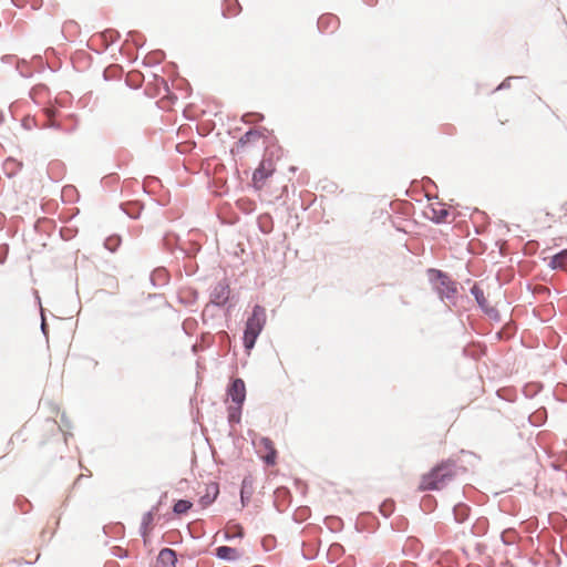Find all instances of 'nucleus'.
Instances as JSON below:
<instances>
[{"label":"nucleus","mask_w":567,"mask_h":567,"mask_svg":"<svg viewBox=\"0 0 567 567\" xmlns=\"http://www.w3.org/2000/svg\"><path fill=\"white\" fill-rule=\"evenodd\" d=\"M121 243V239L116 236L114 237H109L106 240H105V247L111 250V251H114L118 245Z\"/></svg>","instance_id":"obj_19"},{"label":"nucleus","mask_w":567,"mask_h":567,"mask_svg":"<svg viewBox=\"0 0 567 567\" xmlns=\"http://www.w3.org/2000/svg\"><path fill=\"white\" fill-rule=\"evenodd\" d=\"M219 493L218 484L212 483L206 486V494L200 497V504L205 507L212 504Z\"/></svg>","instance_id":"obj_11"},{"label":"nucleus","mask_w":567,"mask_h":567,"mask_svg":"<svg viewBox=\"0 0 567 567\" xmlns=\"http://www.w3.org/2000/svg\"><path fill=\"white\" fill-rule=\"evenodd\" d=\"M261 133L256 130H250L245 133L240 140L237 142L236 146L233 148V152L243 153L244 148L247 144L251 142L259 141L261 138Z\"/></svg>","instance_id":"obj_8"},{"label":"nucleus","mask_w":567,"mask_h":567,"mask_svg":"<svg viewBox=\"0 0 567 567\" xmlns=\"http://www.w3.org/2000/svg\"><path fill=\"white\" fill-rule=\"evenodd\" d=\"M259 453H261L262 460L268 465H275L277 462V450L275 449L274 442L268 437H262L259 441Z\"/></svg>","instance_id":"obj_6"},{"label":"nucleus","mask_w":567,"mask_h":567,"mask_svg":"<svg viewBox=\"0 0 567 567\" xmlns=\"http://www.w3.org/2000/svg\"><path fill=\"white\" fill-rule=\"evenodd\" d=\"M456 475V465L453 461H443L420 478V492L434 491L444 487Z\"/></svg>","instance_id":"obj_1"},{"label":"nucleus","mask_w":567,"mask_h":567,"mask_svg":"<svg viewBox=\"0 0 567 567\" xmlns=\"http://www.w3.org/2000/svg\"><path fill=\"white\" fill-rule=\"evenodd\" d=\"M470 508L464 504H458L454 507V515L457 522H463L468 516Z\"/></svg>","instance_id":"obj_14"},{"label":"nucleus","mask_w":567,"mask_h":567,"mask_svg":"<svg viewBox=\"0 0 567 567\" xmlns=\"http://www.w3.org/2000/svg\"><path fill=\"white\" fill-rule=\"evenodd\" d=\"M275 171L276 165L272 158H264L252 174V184L255 188L261 189L265 186L266 179L270 177Z\"/></svg>","instance_id":"obj_4"},{"label":"nucleus","mask_w":567,"mask_h":567,"mask_svg":"<svg viewBox=\"0 0 567 567\" xmlns=\"http://www.w3.org/2000/svg\"><path fill=\"white\" fill-rule=\"evenodd\" d=\"M252 488V481L250 477H245L241 483L240 489V498L243 505H245L246 495L250 494V489Z\"/></svg>","instance_id":"obj_16"},{"label":"nucleus","mask_w":567,"mask_h":567,"mask_svg":"<svg viewBox=\"0 0 567 567\" xmlns=\"http://www.w3.org/2000/svg\"><path fill=\"white\" fill-rule=\"evenodd\" d=\"M267 321L266 309L262 306L256 305L252 309L251 315L246 321V328L244 332V346L246 350L250 351L261 333Z\"/></svg>","instance_id":"obj_2"},{"label":"nucleus","mask_w":567,"mask_h":567,"mask_svg":"<svg viewBox=\"0 0 567 567\" xmlns=\"http://www.w3.org/2000/svg\"><path fill=\"white\" fill-rule=\"evenodd\" d=\"M240 4L237 0H226L224 14L228 17L237 16L240 12Z\"/></svg>","instance_id":"obj_13"},{"label":"nucleus","mask_w":567,"mask_h":567,"mask_svg":"<svg viewBox=\"0 0 567 567\" xmlns=\"http://www.w3.org/2000/svg\"><path fill=\"white\" fill-rule=\"evenodd\" d=\"M472 293L475 296V299L477 300L478 305L482 308H485V298H484L483 290L481 288H478L477 286H474L472 288Z\"/></svg>","instance_id":"obj_18"},{"label":"nucleus","mask_w":567,"mask_h":567,"mask_svg":"<svg viewBox=\"0 0 567 567\" xmlns=\"http://www.w3.org/2000/svg\"><path fill=\"white\" fill-rule=\"evenodd\" d=\"M192 507V503L186 499H179L174 505V513L181 515L187 513Z\"/></svg>","instance_id":"obj_15"},{"label":"nucleus","mask_w":567,"mask_h":567,"mask_svg":"<svg viewBox=\"0 0 567 567\" xmlns=\"http://www.w3.org/2000/svg\"><path fill=\"white\" fill-rule=\"evenodd\" d=\"M450 212L443 205L439 204L437 207H432L431 218L436 223L445 221L449 217Z\"/></svg>","instance_id":"obj_12"},{"label":"nucleus","mask_w":567,"mask_h":567,"mask_svg":"<svg viewBox=\"0 0 567 567\" xmlns=\"http://www.w3.org/2000/svg\"><path fill=\"white\" fill-rule=\"evenodd\" d=\"M565 208H566V210H567V200L565 202Z\"/></svg>","instance_id":"obj_21"},{"label":"nucleus","mask_w":567,"mask_h":567,"mask_svg":"<svg viewBox=\"0 0 567 567\" xmlns=\"http://www.w3.org/2000/svg\"><path fill=\"white\" fill-rule=\"evenodd\" d=\"M565 258H567V250L556 255L555 257H553L551 261H550V266L553 268H559V267H563L564 266V260Z\"/></svg>","instance_id":"obj_17"},{"label":"nucleus","mask_w":567,"mask_h":567,"mask_svg":"<svg viewBox=\"0 0 567 567\" xmlns=\"http://www.w3.org/2000/svg\"><path fill=\"white\" fill-rule=\"evenodd\" d=\"M216 556L225 560H236L240 557V553L236 548L220 546L216 549Z\"/></svg>","instance_id":"obj_10"},{"label":"nucleus","mask_w":567,"mask_h":567,"mask_svg":"<svg viewBox=\"0 0 567 567\" xmlns=\"http://www.w3.org/2000/svg\"><path fill=\"white\" fill-rule=\"evenodd\" d=\"M44 113H45V115L48 117L49 125L53 126L54 125L53 118H54V116L56 114V111L54 109L49 107V109L44 110Z\"/></svg>","instance_id":"obj_20"},{"label":"nucleus","mask_w":567,"mask_h":567,"mask_svg":"<svg viewBox=\"0 0 567 567\" xmlns=\"http://www.w3.org/2000/svg\"><path fill=\"white\" fill-rule=\"evenodd\" d=\"M154 518L155 515L153 512H147L142 517L141 532L145 543H147L150 535L154 528Z\"/></svg>","instance_id":"obj_9"},{"label":"nucleus","mask_w":567,"mask_h":567,"mask_svg":"<svg viewBox=\"0 0 567 567\" xmlns=\"http://www.w3.org/2000/svg\"><path fill=\"white\" fill-rule=\"evenodd\" d=\"M228 395L230 396L231 401L237 405L235 409L230 408L229 419L231 421L238 420L236 412L240 410V406L246 399V386L241 379H235L231 382L228 389Z\"/></svg>","instance_id":"obj_3"},{"label":"nucleus","mask_w":567,"mask_h":567,"mask_svg":"<svg viewBox=\"0 0 567 567\" xmlns=\"http://www.w3.org/2000/svg\"><path fill=\"white\" fill-rule=\"evenodd\" d=\"M435 288L442 299H451L457 291L455 282L442 274L437 275Z\"/></svg>","instance_id":"obj_5"},{"label":"nucleus","mask_w":567,"mask_h":567,"mask_svg":"<svg viewBox=\"0 0 567 567\" xmlns=\"http://www.w3.org/2000/svg\"><path fill=\"white\" fill-rule=\"evenodd\" d=\"M176 554L171 548H164L159 551L156 567H176Z\"/></svg>","instance_id":"obj_7"}]
</instances>
